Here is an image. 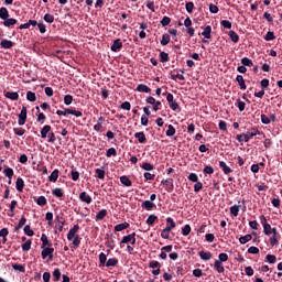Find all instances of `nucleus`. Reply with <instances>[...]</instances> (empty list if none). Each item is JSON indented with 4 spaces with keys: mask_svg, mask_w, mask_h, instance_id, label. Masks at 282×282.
<instances>
[{
    "mask_svg": "<svg viewBox=\"0 0 282 282\" xmlns=\"http://www.w3.org/2000/svg\"><path fill=\"white\" fill-rule=\"evenodd\" d=\"M57 116H75V118H83V112L73 108H65L64 110H57Z\"/></svg>",
    "mask_w": 282,
    "mask_h": 282,
    "instance_id": "nucleus-1",
    "label": "nucleus"
},
{
    "mask_svg": "<svg viewBox=\"0 0 282 282\" xmlns=\"http://www.w3.org/2000/svg\"><path fill=\"white\" fill-rule=\"evenodd\" d=\"M213 33V26L207 25L204 31L202 32V36H204V39H210V34Z\"/></svg>",
    "mask_w": 282,
    "mask_h": 282,
    "instance_id": "nucleus-24",
    "label": "nucleus"
},
{
    "mask_svg": "<svg viewBox=\"0 0 282 282\" xmlns=\"http://www.w3.org/2000/svg\"><path fill=\"white\" fill-rule=\"evenodd\" d=\"M118 265V258H109L106 262V268H116Z\"/></svg>",
    "mask_w": 282,
    "mask_h": 282,
    "instance_id": "nucleus-28",
    "label": "nucleus"
},
{
    "mask_svg": "<svg viewBox=\"0 0 282 282\" xmlns=\"http://www.w3.org/2000/svg\"><path fill=\"white\" fill-rule=\"evenodd\" d=\"M260 221L263 226V232L267 237H270V235H272V226L270 224H268V219L265 218V216H260Z\"/></svg>",
    "mask_w": 282,
    "mask_h": 282,
    "instance_id": "nucleus-2",
    "label": "nucleus"
},
{
    "mask_svg": "<svg viewBox=\"0 0 282 282\" xmlns=\"http://www.w3.org/2000/svg\"><path fill=\"white\" fill-rule=\"evenodd\" d=\"M116 155H118V151L116 150V148H110L106 152L107 158H111V156L116 158Z\"/></svg>",
    "mask_w": 282,
    "mask_h": 282,
    "instance_id": "nucleus-48",
    "label": "nucleus"
},
{
    "mask_svg": "<svg viewBox=\"0 0 282 282\" xmlns=\"http://www.w3.org/2000/svg\"><path fill=\"white\" fill-rule=\"evenodd\" d=\"M252 138H254V132L252 130V128H250L247 133H245V142H250V140H252Z\"/></svg>",
    "mask_w": 282,
    "mask_h": 282,
    "instance_id": "nucleus-37",
    "label": "nucleus"
},
{
    "mask_svg": "<svg viewBox=\"0 0 282 282\" xmlns=\"http://www.w3.org/2000/svg\"><path fill=\"white\" fill-rule=\"evenodd\" d=\"M214 270L218 272V274H224L226 272V269L224 268V264L221 261H215L214 263Z\"/></svg>",
    "mask_w": 282,
    "mask_h": 282,
    "instance_id": "nucleus-11",
    "label": "nucleus"
},
{
    "mask_svg": "<svg viewBox=\"0 0 282 282\" xmlns=\"http://www.w3.org/2000/svg\"><path fill=\"white\" fill-rule=\"evenodd\" d=\"M141 208H145V210H153V208H155V203H152V200H144L141 204Z\"/></svg>",
    "mask_w": 282,
    "mask_h": 282,
    "instance_id": "nucleus-17",
    "label": "nucleus"
},
{
    "mask_svg": "<svg viewBox=\"0 0 282 282\" xmlns=\"http://www.w3.org/2000/svg\"><path fill=\"white\" fill-rule=\"evenodd\" d=\"M41 241H42V247L41 248H52V242H50V240L47 239V235L42 234L41 236Z\"/></svg>",
    "mask_w": 282,
    "mask_h": 282,
    "instance_id": "nucleus-19",
    "label": "nucleus"
},
{
    "mask_svg": "<svg viewBox=\"0 0 282 282\" xmlns=\"http://www.w3.org/2000/svg\"><path fill=\"white\" fill-rule=\"evenodd\" d=\"M37 206H46L47 205V198L45 196H39L37 198H34Z\"/></svg>",
    "mask_w": 282,
    "mask_h": 282,
    "instance_id": "nucleus-36",
    "label": "nucleus"
},
{
    "mask_svg": "<svg viewBox=\"0 0 282 282\" xmlns=\"http://www.w3.org/2000/svg\"><path fill=\"white\" fill-rule=\"evenodd\" d=\"M25 224H28V218H25V216H22L19 224L14 227V232H19L20 228L25 226Z\"/></svg>",
    "mask_w": 282,
    "mask_h": 282,
    "instance_id": "nucleus-21",
    "label": "nucleus"
},
{
    "mask_svg": "<svg viewBox=\"0 0 282 282\" xmlns=\"http://www.w3.org/2000/svg\"><path fill=\"white\" fill-rule=\"evenodd\" d=\"M80 230V226L79 225H74L73 228L69 229L68 234H67V240L68 241H73L74 237L78 236V232Z\"/></svg>",
    "mask_w": 282,
    "mask_h": 282,
    "instance_id": "nucleus-6",
    "label": "nucleus"
},
{
    "mask_svg": "<svg viewBox=\"0 0 282 282\" xmlns=\"http://www.w3.org/2000/svg\"><path fill=\"white\" fill-rule=\"evenodd\" d=\"M95 173H96L98 180H105V170L96 169Z\"/></svg>",
    "mask_w": 282,
    "mask_h": 282,
    "instance_id": "nucleus-58",
    "label": "nucleus"
},
{
    "mask_svg": "<svg viewBox=\"0 0 282 282\" xmlns=\"http://www.w3.org/2000/svg\"><path fill=\"white\" fill-rule=\"evenodd\" d=\"M175 127H173V124H169L165 135H167V138H173V135H175Z\"/></svg>",
    "mask_w": 282,
    "mask_h": 282,
    "instance_id": "nucleus-34",
    "label": "nucleus"
},
{
    "mask_svg": "<svg viewBox=\"0 0 282 282\" xmlns=\"http://www.w3.org/2000/svg\"><path fill=\"white\" fill-rule=\"evenodd\" d=\"M167 43H171V35L165 33L162 35L161 45L166 46Z\"/></svg>",
    "mask_w": 282,
    "mask_h": 282,
    "instance_id": "nucleus-44",
    "label": "nucleus"
},
{
    "mask_svg": "<svg viewBox=\"0 0 282 282\" xmlns=\"http://www.w3.org/2000/svg\"><path fill=\"white\" fill-rule=\"evenodd\" d=\"M61 276H62V274H61V269H55L54 271H53V281H61Z\"/></svg>",
    "mask_w": 282,
    "mask_h": 282,
    "instance_id": "nucleus-53",
    "label": "nucleus"
},
{
    "mask_svg": "<svg viewBox=\"0 0 282 282\" xmlns=\"http://www.w3.org/2000/svg\"><path fill=\"white\" fill-rule=\"evenodd\" d=\"M161 237H162V239H169V238L171 237L170 228H164V229L161 231Z\"/></svg>",
    "mask_w": 282,
    "mask_h": 282,
    "instance_id": "nucleus-55",
    "label": "nucleus"
},
{
    "mask_svg": "<svg viewBox=\"0 0 282 282\" xmlns=\"http://www.w3.org/2000/svg\"><path fill=\"white\" fill-rule=\"evenodd\" d=\"M52 131V126L46 124L41 129V138L45 140L47 138V134Z\"/></svg>",
    "mask_w": 282,
    "mask_h": 282,
    "instance_id": "nucleus-15",
    "label": "nucleus"
},
{
    "mask_svg": "<svg viewBox=\"0 0 282 282\" xmlns=\"http://www.w3.org/2000/svg\"><path fill=\"white\" fill-rule=\"evenodd\" d=\"M228 36H229L230 41H232V43H239V34H237V32L229 31Z\"/></svg>",
    "mask_w": 282,
    "mask_h": 282,
    "instance_id": "nucleus-32",
    "label": "nucleus"
},
{
    "mask_svg": "<svg viewBox=\"0 0 282 282\" xmlns=\"http://www.w3.org/2000/svg\"><path fill=\"white\" fill-rule=\"evenodd\" d=\"M58 180V170H54L48 176V182H57Z\"/></svg>",
    "mask_w": 282,
    "mask_h": 282,
    "instance_id": "nucleus-43",
    "label": "nucleus"
},
{
    "mask_svg": "<svg viewBox=\"0 0 282 282\" xmlns=\"http://www.w3.org/2000/svg\"><path fill=\"white\" fill-rule=\"evenodd\" d=\"M248 241H252V235L247 234L246 236H241L239 238V243H241V246L248 243Z\"/></svg>",
    "mask_w": 282,
    "mask_h": 282,
    "instance_id": "nucleus-26",
    "label": "nucleus"
},
{
    "mask_svg": "<svg viewBox=\"0 0 282 282\" xmlns=\"http://www.w3.org/2000/svg\"><path fill=\"white\" fill-rule=\"evenodd\" d=\"M31 249H32V241L31 240H26L22 245V250H23V252H30Z\"/></svg>",
    "mask_w": 282,
    "mask_h": 282,
    "instance_id": "nucleus-42",
    "label": "nucleus"
},
{
    "mask_svg": "<svg viewBox=\"0 0 282 282\" xmlns=\"http://www.w3.org/2000/svg\"><path fill=\"white\" fill-rule=\"evenodd\" d=\"M26 99H28L30 102H36V94L29 90V91L26 93Z\"/></svg>",
    "mask_w": 282,
    "mask_h": 282,
    "instance_id": "nucleus-47",
    "label": "nucleus"
},
{
    "mask_svg": "<svg viewBox=\"0 0 282 282\" xmlns=\"http://www.w3.org/2000/svg\"><path fill=\"white\" fill-rule=\"evenodd\" d=\"M270 246L274 247V246H279V236H272L269 239Z\"/></svg>",
    "mask_w": 282,
    "mask_h": 282,
    "instance_id": "nucleus-59",
    "label": "nucleus"
},
{
    "mask_svg": "<svg viewBox=\"0 0 282 282\" xmlns=\"http://www.w3.org/2000/svg\"><path fill=\"white\" fill-rule=\"evenodd\" d=\"M239 208H241V205H234L229 208L230 214L234 215V217H239Z\"/></svg>",
    "mask_w": 282,
    "mask_h": 282,
    "instance_id": "nucleus-35",
    "label": "nucleus"
},
{
    "mask_svg": "<svg viewBox=\"0 0 282 282\" xmlns=\"http://www.w3.org/2000/svg\"><path fill=\"white\" fill-rule=\"evenodd\" d=\"M171 24V18L170 17H163V19L161 20V25L163 28H166V25H170Z\"/></svg>",
    "mask_w": 282,
    "mask_h": 282,
    "instance_id": "nucleus-61",
    "label": "nucleus"
},
{
    "mask_svg": "<svg viewBox=\"0 0 282 282\" xmlns=\"http://www.w3.org/2000/svg\"><path fill=\"white\" fill-rule=\"evenodd\" d=\"M79 199L84 203V204H91L93 199L91 196H89V194H87V192H82L79 194Z\"/></svg>",
    "mask_w": 282,
    "mask_h": 282,
    "instance_id": "nucleus-8",
    "label": "nucleus"
},
{
    "mask_svg": "<svg viewBox=\"0 0 282 282\" xmlns=\"http://www.w3.org/2000/svg\"><path fill=\"white\" fill-rule=\"evenodd\" d=\"M274 39H276V36L274 35V32H272V31H269L264 36V41H274Z\"/></svg>",
    "mask_w": 282,
    "mask_h": 282,
    "instance_id": "nucleus-60",
    "label": "nucleus"
},
{
    "mask_svg": "<svg viewBox=\"0 0 282 282\" xmlns=\"http://www.w3.org/2000/svg\"><path fill=\"white\" fill-rule=\"evenodd\" d=\"M241 64L245 66V67H252L254 64L252 63V59L248 58V57H243L241 59Z\"/></svg>",
    "mask_w": 282,
    "mask_h": 282,
    "instance_id": "nucleus-45",
    "label": "nucleus"
},
{
    "mask_svg": "<svg viewBox=\"0 0 282 282\" xmlns=\"http://www.w3.org/2000/svg\"><path fill=\"white\" fill-rule=\"evenodd\" d=\"M110 50L111 52H120L122 50V40L120 39L115 40Z\"/></svg>",
    "mask_w": 282,
    "mask_h": 282,
    "instance_id": "nucleus-7",
    "label": "nucleus"
},
{
    "mask_svg": "<svg viewBox=\"0 0 282 282\" xmlns=\"http://www.w3.org/2000/svg\"><path fill=\"white\" fill-rule=\"evenodd\" d=\"M80 241H83V238H80L79 235L73 237V246L74 248H78L80 246Z\"/></svg>",
    "mask_w": 282,
    "mask_h": 282,
    "instance_id": "nucleus-51",
    "label": "nucleus"
},
{
    "mask_svg": "<svg viewBox=\"0 0 282 282\" xmlns=\"http://www.w3.org/2000/svg\"><path fill=\"white\" fill-rule=\"evenodd\" d=\"M24 235H26V237H34V230H32L30 225L24 226Z\"/></svg>",
    "mask_w": 282,
    "mask_h": 282,
    "instance_id": "nucleus-49",
    "label": "nucleus"
},
{
    "mask_svg": "<svg viewBox=\"0 0 282 282\" xmlns=\"http://www.w3.org/2000/svg\"><path fill=\"white\" fill-rule=\"evenodd\" d=\"M221 28H225V30H232V22L228 20L220 21Z\"/></svg>",
    "mask_w": 282,
    "mask_h": 282,
    "instance_id": "nucleus-39",
    "label": "nucleus"
},
{
    "mask_svg": "<svg viewBox=\"0 0 282 282\" xmlns=\"http://www.w3.org/2000/svg\"><path fill=\"white\" fill-rule=\"evenodd\" d=\"M265 259L268 263H272V264L276 263V256L274 254H267Z\"/></svg>",
    "mask_w": 282,
    "mask_h": 282,
    "instance_id": "nucleus-63",
    "label": "nucleus"
},
{
    "mask_svg": "<svg viewBox=\"0 0 282 282\" xmlns=\"http://www.w3.org/2000/svg\"><path fill=\"white\" fill-rule=\"evenodd\" d=\"M120 182L121 184H123V186H132L133 183L129 180V176H121L120 177Z\"/></svg>",
    "mask_w": 282,
    "mask_h": 282,
    "instance_id": "nucleus-40",
    "label": "nucleus"
},
{
    "mask_svg": "<svg viewBox=\"0 0 282 282\" xmlns=\"http://www.w3.org/2000/svg\"><path fill=\"white\" fill-rule=\"evenodd\" d=\"M135 90L141 94H151V89L149 88V86H147L144 84L138 85Z\"/></svg>",
    "mask_w": 282,
    "mask_h": 282,
    "instance_id": "nucleus-18",
    "label": "nucleus"
},
{
    "mask_svg": "<svg viewBox=\"0 0 282 282\" xmlns=\"http://www.w3.org/2000/svg\"><path fill=\"white\" fill-rule=\"evenodd\" d=\"M236 80L242 91L247 89L246 79H243L242 75H237Z\"/></svg>",
    "mask_w": 282,
    "mask_h": 282,
    "instance_id": "nucleus-16",
    "label": "nucleus"
},
{
    "mask_svg": "<svg viewBox=\"0 0 282 282\" xmlns=\"http://www.w3.org/2000/svg\"><path fill=\"white\" fill-rule=\"evenodd\" d=\"M155 221H158V216H155V214H151L145 220V224H148V226H154Z\"/></svg>",
    "mask_w": 282,
    "mask_h": 282,
    "instance_id": "nucleus-29",
    "label": "nucleus"
},
{
    "mask_svg": "<svg viewBox=\"0 0 282 282\" xmlns=\"http://www.w3.org/2000/svg\"><path fill=\"white\" fill-rule=\"evenodd\" d=\"M134 138H137L140 144L147 143V134H144L142 131L134 133Z\"/></svg>",
    "mask_w": 282,
    "mask_h": 282,
    "instance_id": "nucleus-14",
    "label": "nucleus"
},
{
    "mask_svg": "<svg viewBox=\"0 0 282 282\" xmlns=\"http://www.w3.org/2000/svg\"><path fill=\"white\" fill-rule=\"evenodd\" d=\"M50 259V261H52V259H54V248L52 247H44L42 248V259Z\"/></svg>",
    "mask_w": 282,
    "mask_h": 282,
    "instance_id": "nucleus-5",
    "label": "nucleus"
},
{
    "mask_svg": "<svg viewBox=\"0 0 282 282\" xmlns=\"http://www.w3.org/2000/svg\"><path fill=\"white\" fill-rule=\"evenodd\" d=\"M13 270L18 272H25V265L19 264V263H13L12 264Z\"/></svg>",
    "mask_w": 282,
    "mask_h": 282,
    "instance_id": "nucleus-52",
    "label": "nucleus"
},
{
    "mask_svg": "<svg viewBox=\"0 0 282 282\" xmlns=\"http://www.w3.org/2000/svg\"><path fill=\"white\" fill-rule=\"evenodd\" d=\"M3 175H6V177L9 180H12V177H14V170L12 167H6L3 170Z\"/></svg>",
    "mask_w": 282,
    "mask_h": 282,
    "instance_id": "nucleus-27",
    "label": "nucleus"
},
{
    "mask_svg": "<svg viewBox=\"0 0 282 282\" xmlns=\"http://www.w3.org/2000/svg\"><path fill=\"white\" fill-rule=\"evenodd\" d=\"M0 45L3 50H12V47H14V42L10 40H2Z\"/></svg>",
    "mask_w": 282,
    "mask_h": 282,
    "instance_id": "nucleus-9",
    "label": "nucleus"
},
{
    "mask_svg": "<svg viewBox=\"0 0 282 282\" xmlns=\"http://www.w3.org/2000/svg\"><path fill=\"white\" fill-rule=\"evenodd\" d=\"M4 96L9 98V100H19V93L17 91H7Z\"/></svg>",
    "mask_w": 282,
    "mask_h": 282,
    "instance_id": "nucleus-22",
    "label": "nucleus"
},
{
    "mask_svg": "<svg viewBox=\"0 0 282 282\" xmlns=\"http://www.w3.org/2000/svg\"><path fill=\"white\" fill-rule=\"evenodd\" d=\"M129 228V223H121L115 226L116 232H122V230H127Z\"/></svg>",
    "mask_w": 282,
    "mask_h": 282,
    "instance_id": "nucleus-25",
    "label": "nucleus"
},
{
    "mask_svg": "<svg viewBox=\"0 0 282 282\" xmlns=\"http://www.w3.org/2000/svg\"><path fill=\"white\" fill-rule=\"evenodd\" d=\"M182 235L183 237H188L191 235V225H185L182 228Z\"/></svg>",
    "mask_w": 282,
    "mask_h": 282,
    "instance_id": "nucleus-54",
    "label": "nucleus"
},
{
    "mask_svg": "<svg viewBox=\"0 0 282 282\" xmlns=\"http://www.w3.org/2000/svg\"><path fill=\"white\" fill-rule=\"evenodd\" d=\"M44 21H45L46 23H54V15H52L51 13H46V14L44 15Z\"/></svg>",
    "mask_w": 282,
    "mask_h": 282,
    "instance_id": "nucleus-64",
    "label": "nucleus"
},
{
    "mask_svg": "<svg viewBox=\"0 0 282 282\" xmlns=\"http://www.w3.org/2000/svg\"><path fill=\"white\" fill-rule=\"evenodd\" d=\"M11 25H17V19H9L7 18L4 21H3V26L4 28H11Z\"/></svg>",
    "mask_w": 282,
    "mask_h": 282,
    "instance_id": "nucleus-30",
    "label": "nucleus"
},
{
    "mask_svg": "<svg viewBox=\"0 0 282 282\" xmlns=\"http://www.w3.org/2000/svg\"><path fill=\"white\" fill-rule=\"evenodd\" d=\"M198 254L203 261H210L213 259V253L210 251H199Z\"/></svg>",
    "mask_w": 282,
    "mask_h": 282,
    "instance_id": "nucleus-13",
    "label": "nucleus"
},
{
    "mask_svg": "<svg viewBox=\"0 0 282 282\" xmlns=\"http://www.w3.org/2000/svg\"><path fill=\"white\" fill-rule=\"evenodd\" d=\"M13 133L15 134V135H25V129H23V128H13Z\"/></svg>",
    "mask_w": 282,
    "mask_h": 282,
    "instance_id": "nucleus-62",
    "label": "nucleus"
},
{
    "mask_svg": "<svg viewBox=\"0 0 282 282\" xmlns=\"http://www.w3.org/2000/svg\"><path fill=\"white\" fill-rule=\"evenodd\" d=\"M107 265V254L101 252L99 254V268H105Z\"/></svg>",
    "mask_w": 282,
    "mask_h": 282,
    "instance_id": "nucleus-23",
    "label": "nucleus"
},
{
    "mask_svg": "<svg viewBox=\"0 0 282 282\" xmlns=\"http://www.w3.org/2000/svg\"><path fill=\"white\" fill-rule=\"evenodd\" d=\"M74 102V97L72 95L64 96V105L69 106Z\"/></svg>",
    "mask_w": 282,
    "mask_h": 282,
    "instance_id": "nucleus-57",
    "label": "nucleus"
},
{
    "mask_svg": "<svg viewBox=\"0 0 282 282\" xmlns=\"http://www.w3.org/2000/svg\"><path fill=\"white\" fill-rule=\"evenodd\" d=\"M161 184L165 186L166 193H173L175 185L173 184V177L161 181Z\"/></svg>",
    "mask_w": 282,
    "mask_h": 282,
    "instance_id": "nucleus-4",
    "label": "nucleus"
},
{
    "mask_svg": "<svg viewBox=\"0 0 282 282\" xmlns=\"http://www.w3.org/2000/svg\"><path fill=\"white\" fill-rule=\"evenodd\" d=\"M10 18V11H8V8L6 7H1L0 8V19H2V21H4L6 19Z\"/></svg>",
    "mask_w": 282,
    "mask_h": 282,
    "instance_id": "nucleus-20",
    "label": "nucleus"
},
{
    "mask_svg": "<svg viewBox=\"0 0 282 282\" xmlns=\"http://www.w3.org/2000/svg\"><path fill=\"white\" fill-rule=\"evenodd\" d=\"M169 53H166V52H164V51H162L161 53H160V62L161 63H169Z\"/></svg>",
    "mask_w": 282,
    "mask_h": 282,
    "instance_id": "nucleus-46",
    "label": "nucleus"
},
{
    "mask_svg": "<svg viewBox=\"0 0 282 282\" xmlns=\"http://www.w3.org/2000/svg\"><path fill=\"white\" fill-rule=\"evenodd\" d=\"M170 108L172 111H177V113L182 111V108H180V104H177V101L170 102Z\"/></svg>",
    "mask_w": 282,
    "mask_h": 282,
    "instance_id": "nucleus-41",
    "label": "nucleus"
},
{
    "mask_svg": "<svg viewBox=\"0 0 282 282\" xmlns=\"http://www.w3.org/2000/svg\"><path fill=\"white\" fill-rule=\"evenodd\" d=\"M107 217V209H101L99 213L96 215V221H102Z\"/></svg>",
    "mask_w": 282,
    "mask_h": 282,
    "instance_id": "nucleus-33",
    "label": "nucleus"
},
{
    "mask_svg": "<svg viewBox=\"0 0 282 282\" xmlns=\"http://www.w3.org/2000/svg\"><path fill=\"white\" fill-rule=\"evenodd\" d=\"M15 188L19 193H23V188H25V181H23L21 177H18L15 182Z\"/></svg>",
    "mask_w": 282,
    "mask_h": 282,
    "instance_id": "nucleus-10",
    "label": "nucleus"
},
{
    "mask_svg": "<svg viewBox=\"0 0 282 282\" xmlns=\"http://www.w3.org/2000/svg\"><path fill=\"white\" fill-rule=\"evenodd\" d=\"M149 268H151L152 270H158V268H162V264L159 261L152 260L149 262Z\"/></svg>",
    "mask_w": 282,
    "mask_h": 282,
    "instance_id": "nucleus-50",
    "label": "nucleus"
},
{
    "mask_svg": "<svg viewBox=\"0 0 282 282\" xmlns=\"http://www.w3.org/2000/svg\"><path fill=\"white\" fill-rule=\"evenodd\" d=\"M175 226H176L175 220H173L172 217H167L165 228H170L169 231L171 232V230H173V228H175Z\"/></svg>",
    "mask_w": 282,
    "mask_h": 282,
    "instance_id": "nucleus-31",
    "label": "nucleus"
},
{
    "mask_svg": "<svg viewBox=\"0 0 282 282\" xmlns=\"http://www.w3.org/2000/svg\"><path fill=\"white\" fill-rule=\"evenodd\" d=\"M219 167L225 173V175H230V173H232V169H230V166H228L224 161L219 162Z\"/></svg>",
    "mask_w": 282,
    "mask_h": 282,
    "instance_id": "nucleus-12",
    "label": "nucleus"
},
{
    "mask_svg": "<svg viewBox=\"0 0 282 282\" xmlns=\"http://www.w3.org/2000/svg\"><path fill=\"white\" fill-rule=\"evenodd\" d=\"M52 194L54 195V197H63V188L56 187L52 191Z\"/></svg>",
    "mask_w": 282,
    "mask_h": 282,
    "instance_id": "nucleus-56",
    "label": "nucleus"
},
{
    "mask_svg": "<svg viewBox=\"0 0 282 282\" xmlns=\"http://www.w3.org/2000/svg\"><path fill=\"white\" fill-rule=\"evenodd\" d=\"M143 171H153L155 166L149 162H144L140 165Z\"/></svg>",
    "mask_w": 282,
    "mask_h": 282,
    "instance_id": "nucleus-38",
    "label": "nucleus"
},
{
    "mask_svg": "<svg viewBox=\"0 0 282 282\" xmlns=\"http://www.w3.org/2000/svg\"><path fill=\"white\" fill-rule=\"evenodd\" d=\"M18 124L20 127H23V124H25V122H28V107L23 106L21 109V112L18 115Z\"/></svg>",
    "mask_w": 282,
    "mask_h": 282,
    "instance_id": "nucleus-3",
    "label": "nucleus"
}]
</instances>
